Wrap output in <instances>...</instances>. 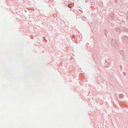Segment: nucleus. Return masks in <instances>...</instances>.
I'll return each mask as SVG.
<instances>
[{
    "label": "nucleus",
    "mask_w": 128,
    "mask_h": 128,
    "mask_svg": "<svg viewBox=\"0 0 128 128\" xmlns=\"http://www.w3.org/2000/svg\"><path fill=\"white\" fill-rule=\"evenodd\" d=\"M88 2V0H86V1H85V2Z\"/></svg>",
    "instance_id": "nucleus-2"
},
{
    "label": "nucleus",
    "mask_w": 128,
    "mask_h": 128,
    "mask_svg": "<svg viewBox=\"0 0 128 128\" xmlns=\"http://www.w3.org/2000/svg\"><path fill=\"white\" fill-rule=\"evenodd\" d=\"M125 39L124 41V42H125L126 43H128V39L127 38V37H125Z\"/></svg>",
    "instance_id": "nucleus-1"
}]
</instances>
